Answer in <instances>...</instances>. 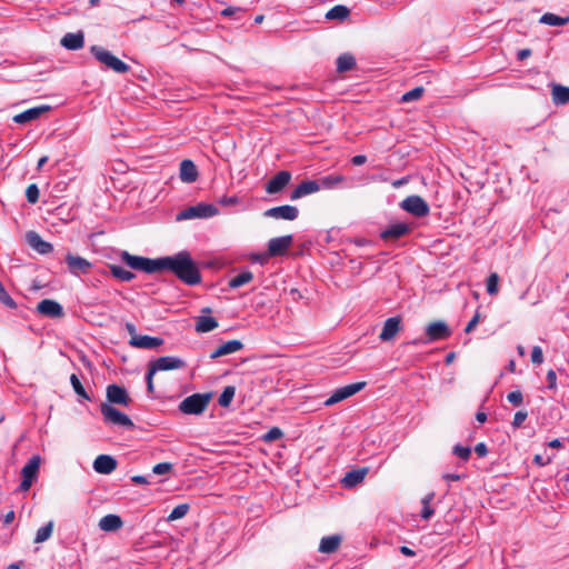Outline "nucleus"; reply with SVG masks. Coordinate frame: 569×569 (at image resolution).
I'll return each mask as SVG.
<instances>
[{
    "mask_svg": "<svg viewBox=\"0 0 569 569\" xmlns=\"http://www.w3.org/2000/svg\"><path fill=\"white\" fill-rule=\"evenodd\" d=\"M172 272L181 282L187 286H197L201 282V273L197 262L189 251L182 250L173 256L160 258V271Z\"/></svg>",
    "mask_w": 569,
    "mask_h": 569,
    "instance_id": "nucleus-1",
    "label": "nucleus"
},
{
    "mask_svg": "<svg viewBox=\"0 0 569 569\" xmlns=\"http://www.w3.org/2000/svg\"><path fill=\"white\" fill-rule=\"evenodd\" d=\"M211 392L193 393L179 403V410L184 415H201L209 406Z\"/></svg>",
    "mask_w": 569,
    "mask_h": 569,
    "instance_id": "nucleus-2",
    "label": "nucleus"
},
{
    "mask_svg": "<svg viewBox=\"0 0 569 569\" xmlns=\"http://www.w3.org/2000/svg\"><path fill=\"white\" fill-rule=\"evenodd\" d=\"M121 261L133 270L143 271L146 273L159 272L160 258L150 259L140 256H133L128 251L120 254Z\"/></svg>",
    "mask_w": 569,
    "mask_h": 569,
    "instance_id": "nucleus-3",
    "label": "nucleus"
},
{
    "mask_svg": "<svg viewBox=\"0 0 569 569\" xmlns=\"http://www.w3.org/2000/svg\"><path fill=\"white\" fill-rule=\"evenodd\" d=\"M90 52L99 62L103 63L109 69H112L114 72L126 73L130 69V67L126 62L121 61L110 51L103 49L102 47L92 46L90 48Z\"/></svg>",
    "mask_w": 569,
    "mask_h": 569,
    "instance_id": "nucleus-4",
    "label": "nucleus"
},
{
    "mask_svg": "<svg viewBox=\"0 0 569 569\" xmlns=\"http://www.w3.org/2000/svg\"><path fill=\"white\" fill-rule=\"evenodd\" d=\"M400 208L417 218H425L430 212L427 201L420 196H408L400 202Z\"/></svg>",
    "mask_w": 569,
    "mask_h": 569,
    "instance_id": "nucleus-5",
    "label": "nucleus"
},
{
    "mask_svg": "<svg viewBox=\"0 0 569 569\" xmlns=\"http://www.w3.org/2000/svg\"><path fill=\"white\" fill-rule=\"evenodd\" d=\"M100 411L103 416L104 421L108 423L121 426V427H124L128 429H132L134 427V423L126 413L119 411L117 408L112 407L110 403H107V402L101 403Z\"/></svg>",
    "mask_w": 569,
    "mask_h": 569,
    "instance_id": "nucleus-6",
    "label": "nucleus"
},
{
    "mask_svg": "<svg viewBox=\"0 0 569 569\" xmlns=\"http://www.w3.org/2000/svg\"><path fill=\"white\" fill-rule=\"evenodd\" d=\"M219 210L216 206L200 202L196 206L188 207L180 211L177 216L178 220H188L194 218H210L218 214Z\"/></svg>",
    "mask_w": 569,
    "mask_h": 569,
    "instance_id": "nucleus-7",
    "label": "nucleus"
},
{
    "mask_svg": "<svg viewBox=\"0 0 569 569\" xmlns=\"http://www.w3.org/2000/svg\"><path fill=\"white\" fill-rule=\"evenodd\" d=\"M64 262L68 271L76 277L89 273L92 268V263L89 260L71 252L66 253Z\"/></svg>",
    "mask_w": 569,
    "mask_h": 569,
    "instance_id": "nucleus-8",
    "label": "nucleus"
},
{
    "mask_svg": "<svg viewBox=\"0 0 569 569\" xmlns=\"http://www.w3.org/2000/svg\"><path fill=\"white\" fill-rule=\"evenodd\" d=\"M186 366V361L178 357L164 356L150 361L148 368L151 370V375H156L158 371L182 369Z\"/></svg>",
    "mask_w": 569,
    "mask_h": 569,
    "instance_id": "nucleus-9",
    "label": "nucleus"
},
{
    "mask_svg": "<svg viewBox=\"0 0 569 569\" xmlns=\"http://www.w3.org/2000/svg\"><path fill=\"white\" fill-rule=\"evenodd\" d=\"M366 385H367L366 381H359V382H356V383H351V385H347V386H343L341 388H338L325 401V405L326 406H332L335 403H338V402H340V401H342V400H345V399L356 395L360 390H362L366 387Z\"/></svg>",
    "mask_w": 569,
    "mask_h": 569,
    "instance_id": "nucleus-10",
    "label": "nucleus"
},
{
    "mask_svg": "<svg viewBox=\"0 0 569 569\" xmlns=\"http://www.w3.org/2000/svg\"><path fill=\"white\" fill-rule=\"evenodd\" d=\"M293 237L291 234L270 239L268 242V250L264 253V259L283 256L291 247Z\"/></svg>",
    "mask_w": 569,
    "mask_h": 569,
    "instance_id": "nucleus-11",
    "label": "nucleus"
},
{
    "mask_svg": "<svg viewBox=\"0 0 569 569\" xmlns=\"http://www.w3.org/2000/svg\"><path fill=\"white\" fill-rule=\"evenodd\" d=\"M450 336L451 330L445 321H433L426 327L427 342L445 340Z\"/></svg>",
    "mask_w": 569,
    "mask_h": 569,
    "instance_id": "nucleus-12",
    "label": "nucleus"
},
{
    "mask_svg": "<svg viewBox=\"0 0 569 569\" xmlns=\"http://www.w3.org/2000/svg\"><path fill=\"white\" fill-rule=\"evenodd\" d=\"M264 217L282 220H296L299 216V210L295 206L283 204L273 207L264 211Z\"/></svg>",
    "mask_w": 569,
    "mask_h": 569,
    "instance_id": "nucleus-13",
    "label": "nucleus"
},
{
    "mask_svg": "<svg viewBox=\"0 0 569 569\" xmlns=\"http://www.w3.org/2000/svg\"><path fill=\"white\" fill-rule=\"evenodd\" d=\"M107 400L110 403L129 406L131 399L124 387L116 383L109 385L106 390Z\"/></svg>",
    "mask_w": 569,
    "mask_h": 569,
    "instance_id": "nucleus-14",
    "label": "nucleus"
},
{
    "mask_svg": "<svg viewBox=\"0 0 569 569\" xmlns=\"http://www.w3.org/2000/svg\"><path fill=\"white\" fill-rule=\"evenodd\" d=\"M38 313L52 319H60L64 317L62 306L56 300L43 299L38 303Z\"/></svg>",
    "mask_w": 569,
    "mask_h": 569,
    "instance_id": "nucleus-15",
    "label": "nucleus"
},
{
    "mask_svg": "<svg viewBox=\"0 0 569 569\" xmlns=\"http://www.w3.org/2000/svg\"><path fill=\"white\" fill-rule=\"evenodd\" d=\"M291 173L287 170L279 171L273 178H271L266 184V191L269 194L281 192L290 182Z\"/></svg>",
    "mask_w": 569,
    "mask_h": 569,
    "instance_id": "nucleus-16",
    "label": "nucleus"
},
{
    "mask_svg": "<svg viewBox=\"0 0 569 569\" xmlns=\"http://www.w3.org/2000/svg\"><path fill=\"white\" fill-rule=\"evenodd\" d=\"M400 329H401V317L396 316V317L388 318L383 323L382 330L379 335V339L385 342L391 341L396 338V336L398 335Z\"/></svg>",
    "mask_w": 569,
    "mask_h": 569,
    "instance_id": "nucleus-17",
    "label": "nucleus"
},
{
    "mask_svg": "<svg viewBox=\"0 0 569 569\" xmlns=\"http://www.w3.org/2000/svg\"><path fill=\"white\" fill-rule=\"evenodd\" d=\"M410 231V224L406 222H397L391 223L386 229H383L380 233V237L383 240H398L401 237L408 234Z\"/></svg>",
    "mask_w": 569,
    "mask_h": 569,
    "instance_id": "nucleus-18",
    "label": "nucleus"
},
{
    "mask_svg": "<svg viewBox=\"0 0 569 569\" xmlns=\"http://www.w3.org/2000/svg\"><path fill=\"white\" fill-rule=\"evenodd\" d=\"M129 345L134 348L152 350L162 346L163 339L159 337L133 335L129 340Z\"/></svg>",
    "mask_w": 569,
    "mask_h": 569,
    "instance_id": "nucleus-19",
    "label": "nucleus"
},
{
    "mask_svg": "<svg viewBox=\"0 0 569 569\" xmlns=\"http://www.w3.org/2000/svg\"><path fill=\"white\" fill-rule=\"evenodd\" d=\"M22 481L19 485L20 491H27L30 489L33 479H36V455L31 456L23 467L22 471Z\"/></svg>",
    "mask_w": 569,
    "mask_h": 569,
    "instance_id": "nucleus-20",
    "label": "nucleus"
},
{
    "mask_svg": "<svg viewBox=\"0 0 569 569\" xmlns=\"http://www.w3.org/2000/svg\"><path fill=\"white\" fill-rule=\"evenodd\" d=\"M117 468V460L109 455H100L93 461V469L101 475H109Z\"/></svg>",
    "mask_w": 569,
    "mask_h": 569,
    "instance_id": "nucleus-21",
    "label": "nucleus"
},
{
    "mask_svg": "<svg viewBox=\"0 0 569 569\" xmlns=\"http://www.w3.org/2000/svg\"><path fill=\"white\" fill-rule=\"evenodd\" d=\"M320 190V184L317 180H305L300 182L291 192L290 199L297 200L305 196L315 193Z\"/></svg>",
    "mask_w": 569,
    "mask_h": 569,
    "instance_id": "nucleus-22",
    "label": "nucleus"
},
{
    "mask_svg": "<svg viewBox=\"0 0 569 569\" xmlns=\"http://www.w3.org/2000/svg\"><path fill=\"white\" fill-rule=\"evenodd\" d=\"M61 46L68 50H79L84 46V34L82 31L66 33L61 41Z\"/></svg>",
    "mask_w": 569,
    "mask_h": 569,
    "instance_id": "nucleus-23",
    "label": "nucleus"
},
{
    "mask_svg": "<svg viewBox=\"0 0 569 569\" xmlns=\"http://www.w3.org/2000/svg\"><path fill=\"white\" fill-rule=\"evenodd\" d=\"M180 179L182 182L192 183L198 179V169L193 161L184 159L180 163Z\"/></svg>",
    "mask_w": 569,
    "mask_h": 569,
    "instance_id": "nucleus-24",
    "label": "nucleus"
},
{
    "mask_svg": "<svg viewBox=\"0 0 569 569\" xmlns=\"http://www.w3.org/2000/svg\"><path fill=\"white\" fill-rule=\"evenodd\" d=\"M241 349H243V343L240 340H229L212 351L210 359L214 360L222 356L240 351Z\"/></svg>",
    "mask_w": 569,
    "mask_h": 569,
    "instance_id": "nucleus-25",
    "label": "nucleus"
},
{
    "mask_svg": "<svg viewBox=\"0 0 569 569\" xmlns=\"http://www.w3.org/2000/svg\"><path fill=\"white\" fill-rule=\"evenodd\" d=\"M347 178L339 173H332L325 177L319 178L317 181L320 184V189H336L345 183Z\"/></svg>",
    "mask_w": 569,
    "mask_h": 569,
    "instance_id": "nucleus-26",
    "label": "nucleus"
},
{
    "mask_svg": "<svg viewBox=\"0 0 569 569\" xmlns=\"http://www.w3.org/2000/svg\"><path fill=\"white\" fill-rule=\"evenodd\" d=\"M366 475H367L366 468L351 470L346 473V476L342 478L341 482L345 488H352V487L359 485L360 482H362Z\"/></svg>",
    "mask_w": 569,
    "mask_h": 569,
    "instance_id": "nucleus-27",
    "label": "nucleus"
},
{
    "mask_svg": "<svg viewBox=\"0 0 569 569\" xmlns=\"http://www.w3.org/2000/svg\"><path fill=\"white\" fill-rule=\"evenodd\" d=\"M341 540L339 535L326 536L321 539L318 550L321 553H332L339 548Z\"/></svg>",
    "mask_w": 569,
    "mask_h": 569,
    "instance_id": "nucleus-28",
    "label": "nucleus"
},
{
    "mask_svg": "<svg viewBox=\"0 0 569 569\" xmlns=\"http://www.w3.org/2000/svg\"><path fill=\"white\" fill-rule=\"evenodd\" d=\"M123 526L122 519L118 515H107L99 521V528L103 531H117Z\"/></svg>",
    "mask_w": 569,
    "mask_h": 569,
    "instance_id": "nucleus-29",
    "label": "nucleus"
},
{
    "mask_svg": "<svg viewBox=\"0 0 569 569\" xmlns=\"http://www.w3.org/2000/svg\"><path fill=\"white\" fill-rule=\"evenodd\" d=\"M552 102L556 106H562L569 103V87L562 84H552L551 88Z\"/></svg>",
    "mask_w": 569,
    "mask_h": 569,
    "instance_id": "nucleus-30",
    "label": "nucleus"
},
{
    "mask_svg": "<svg viewBox=\"0 0 569 569\" xmlns=\"http://www.w3.org/2000/svg\"><path fill=\"white\" fill-rule=\"evenodd\" d=\"M219 323L213 317L200 316L196 322V331L206 333L218 328Z\"/></svg>",
    "mask_w": 569,
    "mask_h": 569,
    "instance_id": "nucleus-31",
    "label": "nucleus"
},
{
    "mask_svg": "<svg viewBox=\"0 0 569 569\" xmlns=\"http://www.w3.org/2000/svg\"><path fill=\"white\" fill-rule=\"evenodd\" d=\"M356 67V58L351 53H342L337 58V71L339 73L352 70Z\"/></svg>",
    "mask_w": 569,
    "mask_h": 569,
    "instance_id": "nucleus-32",
    "label": "nucleus"
},
{
    "mask_svg": "<svg viewBox=\"0 0 569 569\" xmlns=\"http://www.w3.org/2000/svg\"><path fill=\"white\" fill-rule=\"evenodd\" d=\"M349 14L350 10L346 6L337 4L326 13V18L329 20H345Z\"/></svg>",
    "mask_w": 569,
    "mask_h": 569,
    "instance_id": "nucleus-33",
    "label": "nucleus"
},
{
    "mask_svg": "<svg viewBox=\"0 0 569 569\" xmlns=\"http://www.w3.org/2000/svg\"><path fill=\"white\" fill-rule=\"evenodd\" d=\"M110 272L114 278L124 282H129L136 277V274L132 271L127 270L123 267L117 264L110 266Z\"/></svg>",
    "mask_w": 569,
    "mask_h": 569,
    "instance_id": "nucleus-34",
    "label": "nucleus"
},
{
    "mask_svg": "<svg viewBox=\"0 0 569 569\" xmlns=\"http://www.w3.org/2000/svg\"><path fill=\"white\" fill-rule=\"evenodd\" d=\"M435 499V492H429L426 495L422 500V510H421V518L425 520H429L435 515V509L431 508V502Z\"/></svg>",
    "mask_w": 569,
    "mask_h": 569,
    "instance_id": "nucleus-35",
    "label": "nucleus"
},
{
    "mask_svg": "<svg viewBox=\"0 0 569 569\" xmlns=\"http://www.w3.org/2000/svg\"><path fill=\"white\" fill-rule=\"evenodd\" d=\"M253 279V274L251 271H242L239 274L234 276L229 280L230 288H239L243 284L249 283Z\"/></svg>",
    "mask_w": 569,
    "mask_h": 569,
    "instance_id": "nucleus-36",
    "label": "nucleus"
},
{
    "mask_svg": "<svg viewBox=\"0 0 569 569\" xmlns=\"http://www.w3.org/2000/svg\"><path fill=\"white\" fill-rule=\"evenodd\" d=\"M540 22L548 26H565L569 22V17L562 18L555 13L547 12L541 16Z\"/></svg>",
    "mask_w": 569,
    "mask_h": 569,
    "instance_id": "nucleus-37",
    "label": "nucleus"
},
{
    "mask_svg": "<svg viewBox=\"0 0 569 569\" xmlns=\"http://www.w3.org/2000/svg\"><path fill=\"white\" fill-rule=\"evenodd\" d=\"M234 393L236 388L233 386H227L219 396L218 403L224 408L229 407L234 397Z\"/></svg>",
    "mask_w": 569,
    "mask_h": 569,
    "instance_id": "nucleus-38",
    "label": "nucleus"
},
{
    "mask_svg": "<svg viewBox=\"0 0 569 569\" xmlns=\"http://www.w3.org/2000/svg\"><path fill=\"white\" fill-rule=\"evenodd\" d=\"M71 386L74 390V392L81 397L82 399L90 400L89 395L87 393L86 389L83 388L79 377L76 373H72L70 377Z\"/></svg>",
    "mask_w": 569,
    "mask_h": 569,
    "instance_id": "nucleus-39",
    "label": "nucleus"
},
{
    "mask_svg": "<svg viewBox=\"0 0 569 569\" xmlns=\"http://www.w3.org/2000/svg\"><path fill=\"white\" fill-rule=\"evenodd\" d=\"M189 508L190 507L188 503H181V505L176 506L172 509V511L170 512V515L168 516L167 520L174 521V520L183 518L188 513Z\"/></svg>",
    "mask_w": 569,
    "mask_h": 569,
    "instance_id": "nucleus-40",
    "label": "nucleus"
},
{
    "mask_svg": "<svg viewBox=\"0 0 569 569\" xmlns=\"http://www.w3.org/2000/svg\"><path fill=\"white\" fill-rule=\"evenodd\" d=\"M425 92V89L422 87H416L411 89L410 91L406 92L401 97V102H411L419 100Z\"/></svg>",
    "mask_w": 569,
    "mask_h": 569,
    "instance_id": "nucleus-41",
    "label": "nucleus"
},
{
    "mask_svg": "<svg viewBox=\"0 0 569 569\" xmlns=\"http://www.w3.org/2000/svg\"><path fill=\"white\" fill-rule=\"evenodd\" d=\"M36 119V107L30 108L13 117V121L17 123H24Z\"/></svg>",
    "mask_w": 569,
    "mask_h": 569,
    "instance_id": "nucleus-42",
    "label": "nucleus"
},
{
    "mask_svg": "<svg viewBox=\"0 0 569 569\" xmlns=\"http://www.w3.org/2000/svg\"><path fill=\"white\" fill-rule=\"evenodd\" d=\"M452 453L460 458L462 461H468L471 456V448L470 447H463L461 445H456L452 448Z\"/></svg>",
    "mask_w": 569,
    "mask_h": 569,
    "instance_id": "nucleus-43",
    "label": "nucleus"
},
{
    "mask_svg": "<svg viewBox=\"0 0 569 569\" xmlns=\"http://www.w3.org/2000/svg\"><path fill=\"white\" fill-rule=\"evenodd\" d=\"M53 530V521H49L38 529V543L48 540Z\"/></svg>",
    "mask_w": 569,
    "mask_h": 569,
    "instance_id": "nucleus-44",
    "label": "nucleus"
},
{
    "mask_svg": "<svg viewBox=\"0 0 569 569\" xmlns=\"http://www.w3.org/2000/svg\"><path fill=\"white\" fill-rule=\"evenodd\" d=\"M498 283H499V276L497 273H491L486 282L487 292L490 296L497 295L498 292Z\"/></svg>",
    "mask_w": 569,
    "mask_h": 569,
    "instance_id": "nucleus-45",
    "label": "nucleus"
},
{
    "mask_svg": "<svg viewBox=\"0 0 569 569\" xmlns=\"http://www.w3.org/2000/svg\"><path fill=\"white\" fill-rule=\"evenodd\" d=\"M282 436H283V432L280 428L272 427L271 429L268 430V432H266L262 436V440L266 442H272V441H276V440L282 438Z\"/></svg>",
    "mask_w": 569,
    "mask_h": 569,
    "instance_id": "nucleus-46",
    "label": "nucleus"
},
{
    "mask_svg": "<svg viewBox=\"0 0 569 569\" xmlns=\"http://www.w3.org/2000/svg\"><path fill=\"white\" fill-rule=\"evenodd\" d=\"M0 302H2L4 306H7L9 308L16 307L13 299L8 295V292L6 291V289L1 282H0Z\"/></svg>",
    "mask_w": 569,
    "mask_h": 569,
    "instance_id": "nucleus-47",
    "label": "nucleus"
},
{
    "mask_svg": "<svg viewBox=\"0 0 569 569\" xmlns=\"http://www.w3.org/2000/svg\"><path fill=\"white\" fill-rule=\"evenodd\" d=\"M53 251V246L38 237V253L47 254Z\"/></svg>",
    "mask_w": 569,
    "mask_h": 569,
    "instance_id": "nucleus-48",
    "label": "nucleus"
},
{
    "mask_svg": "<svg viewBox=\"0 0 569 569\" xmlns=\"http://www.w3.org/2000/svg\"><path fill=\"white\" fill-rule=\"evenodd\" d=\"M531 361L535 365H541L543 362V352L539 346H535L531 350Z\"/></svg>",
    "mask_w": 569,
    "mask_h": 569,
    "instance_id": "nucleus-49",
    "label": "nucleus"
},
{
    "mask_svg": "<svg viewBox=\"0 0 569 569\" xmlns=\"http://www.w3.org/2000/svg\"><path fill=\"white\" fill-rule=\"evenodd\" d=\"M507 399L513 406H520L523 401V396L521 391L516 390L508 393Z\"/></svg>",
    "mask_w": 569,
    "mask_h": 569,
    "instance_id": "nucleus-50",
    "label": "nucleus"
},
{
    "mask_svg": "<svg viewBox=\"0 0 569 569\" xmlns=\"http://www.w3.org/2000/svg\"><path fill=\"white\" fill-rule=\"evenodd\" d=\"M528 412L525 410H519L515 413L512 427L513 428H520L523 423V421L527 419Z\"/></svg>",
    "mask_w": 569,
    "mask_h": 569,
    "instance_id": "nucleus-51",
    "label": "nucleus"
},
{
    "mask_svg": "<svg viewBox=\"0 0 569 569\" xmlns=\"http://www.w3.org/2000/svg\"><path fill=\"white\" fill-rule=\"evenodd\" d=\"M172 469V465L170 462H160L157 463L152 471L156 475H166Z\"/></svg>",
    "mask_w": 569,
    "mask_h": 569,
    "instance_id": "nucleus-52",
    "label": "nucleus"
},
{
    "mask_svg": "<svg viewBox=\"0 0 569 569\" xmlns=\"http://www.w3.org/2000/svg\"><path fill=\"white\" fill-rule=\"evenodd\" d=\"M239 198L237 196H231V197H228V196H223L221 198H219L218 200V203L221 204V206H234V204H238L239 203Z\"/></svg>",
    "mask_w": 569,
    "mask_h": 569,
    "instance_id": "nucleus-53",
    "label": "nucleus"
},
{
    "mask_svg": "<svg viewBox=\"0 0 569 569\" xmlns=\"http://www.w3.org/2000/svg\"><path fill=\"white\" fill-rule=\"evenodd\" d=\"M546 379L548 381V389L553 390L557 388V375L555 370L550 369L547 372Z\"/></svg>",
    "mask_w": 569,
    "mask_h": 569,
    "instance_id": "nucleus-54",
    "label": "nucleus"
},
{
    "mask_svg": "<svg viewBox=\"0 0 569 569\" xmlns=\"http://www.w3.org/2000/svg\"><path fill=\"white\" fill-rule=\"evenodd\" d=\"M243 10L240 7H228L221 11L223 17H236L238 13H242Z\"/></svg>",
    "mask_w": 569,
    "mask_h": 569,
    "instance_id": "nucleus-55",
    "label": "nucleus"
},
{
    "mask_svg": "<svg viewBox=\"0 0 569 569\" xmlns=\"http://www.w3.org/2000/svg\"><path fill=\"white\" fill-rule=\"evenodd\" d=\"M479 319H480V315L477 311L476 315L472 317V319L467 323V326L465 328V332L466 333H470L476 328V326L478 325Z\"/></svg>",
    "mask_w": 569,
    "mask_h": 569,
    "instance_id": "nucleus-56",
    "label": "nucleus"
},
{
    "mask_svg": "<svg viewBox=\"0 0 569 569\" xmlns=\"http://www.w3.org/2000/svg\"><path fill=\"white\" fill-rule=\"evenodd\" d=\"M153 376L151 375V370L148 368L147 375H146V382H147V390L148 393L152 395L154 391V385H153Z\"/></svg>",
    "mask_w": 569,
    "mask_h": 569,
    "instance_id": "nucleus-57",
    "label": "nucleus"
},
{
    "mask_svg": "<svg viewBox=\"0 0 569 569\" xmlns=\"http://www.w3.org/2000/svg\"><path fill=\"white\" fill-rule=\"evenodd\" d=\"M475 452L477 453L478 457L482 458V457H486L488 455V448H487V445L485 442H479L475 446Z\"/></svg>",
    "mask_w": 569,
    "mask_h": 569,
    "instance_id": "nucleus-58",
    "label": "nucleus"
},
{
    "mask_svg": "<svg viewBox=\"0 0 569 569\" xmlns=\"http://www.w3.org/2000/svg\"><path fill=\"white\" fill-rule=\"evenodd\" d=\"M27 199L30 203H36V183H31L26 190Z\"/></svg>",
    "mask_w": 569,
    "mask_h": 569,
    "instance_id": "nucleus-59",
    "label": "nucleus"
},
{
    "mask_svg": "<svg viewBox=\"0 0 569 569\" xmlns=\"http://www.w3.org/2000/svg\"><path fill=\"white\" fill-rule=\"evenodd\" d=\"M26 241L32 250H36V231H33V230L28 231L26 233Z\"/></svg>",
    "mask_w": 569,
    "mask_h": 569,
    "instance_id": "nucleus-60",
    "label": "nucleus"
},
{
    "mask_svg": "<svg viewBox=\"0 0 569 569\" xmlns=\"http://www.w3.org/2000/svg\"><path fill=\"white\" fill-rule=\"evenodd\" d=\"M552 458L551 457H547L546 459L540 456V455H536L533 457V462L540 467H543V466H547L551 462Z\"/></svg>",
    "mask_w": 569,
    "mask_h": 569,
    "instance_id": "nucleus-61",
    "label": "nucleus"
},
{
    "mask_svg": "<svg viewBox=\"0 0 569 569\" xmlns=\"http://www.w3.org/2000/svg\"><path fill=\"white\" fill-rule=\"evenodd\" d=\"M532 51L529 48L521 49L517 52V59L522 61L531 56Z\"/></svg>",
    "mask_w": 569,
    "mask_h": 569,
    "instance_id": "nucleus-62",
    "label": "nucleus"
},
{
    "mask_svg": "<svg viewBox=\"0 0 569 569\" xmlns=\"http://www.w3.org/2000/svg\"><path fill=\"white\" fill-rule=\"evenodd\" d=\"M350 161L353 166H362L366 163L367 157L365 154H357Z\"/></svg>",
    "mask_w": 569,
    "mask_h": 569,
    "instance_id": "nucleus-63",
    "label": "nucleus"
},
{
    "mask_svg": "<svg viewBox=\"0 0 569 569\" xmlns=\"http://www.w3.org/2000/svg\"><path fill=\"white\" fill-rule=\"evenodd\" d=\"M462 478H465V476L458 475V473H443L442 475V479L446 481H459Z\"/></svg>",
    "mask_w": 569,
    "mask_h": 569,
    "instance_id": "nucleus-64",
    "label": "nucleus"
}]
</instances>
